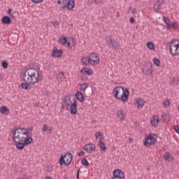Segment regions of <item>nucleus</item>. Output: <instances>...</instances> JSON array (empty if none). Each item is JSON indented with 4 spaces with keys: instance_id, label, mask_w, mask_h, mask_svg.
Listing matches in <instances>:
<instances>
[{
    "instance_id": "obj_14",
    "label": "nucleus",
    "mask_w": 179,
    "mask_h": 179,
    "mask_svg": "<svg viewBox=\"0 0 179 179\" xmlns=\"http://www.w3.org/2000/svg\"><path fill=\"white\" fill-rule=\"evenodd\" d=\"M80 73L81 75H87L88 76H92V75H93V69L84 67L80 70Z\"/></svg>"
},
{
    "instance_id": "obj_7",
    "label": "nucleus",
    "mask_w": 179,
    "mask_h": 179,
    "mask_svg": "<svg viewBox=\"0 0 179 179\" xmlns=\"http://www.w3.org/2000/svg\"><path fill=\"white\" fill-rule=\"evenodd\" d=\"M78 100L76 99H71L69 98V102L67 103V106L70 107V113L72 115H76L78 113Z\"/></svg>"
},
{
    "instance_id": "obj_20",
    "label": "nucleus",
    "mask_w": 179,
    "mask_h": 179,
    "mask_svg": "<svg viewBox=\"0 0 179 179\" xmlns=\"http://www.w3.org/2000/svg\"><path fill=\"white\" fill-rule=\"evenodd\" d=\"M76 44V43L75 42V39L73 38H71L67 40L66 47H68V48L71 49L73 47H75Z\"/></svg>"
},
{
    "instance_id": "obj_3",
    "label": "nucleus",
    "mask_w": 179,
    "mask_h": 179,
    "mask_svg": "<svg viewBox=\"0 0 179 179\" xmlns=\"http://www.w3.org/2000/svg\"><path fill=\"white\" fill-rule=\"evenodd\" d=\"M113 96L117 100H120L122 103H127L129 99V90L124 87L117 86L113 90Z\"/></svg>"
},
{
    "instance_id": "obj_9",
    "label": "nucleus",
    "mask_w": 179,
    "mask_h": 179,
    "mask_svg": "<svg viewBox=\"0 0 179 179\" xmlns=\"http://www.w3.org/2000/svg\"><path fill=\"white\" fill-rule=\"evenodd\" d=\"M111 179H125V173L120 169H115L113 171Z\"/></svg>"
},
{
    "instance_id": "obj_10",
    "label": "nucleus",
    "mask_w": 179,
    "mask_h": 179,
    "mask_svg": "<svg viewBox=\"0 0 179 179\" xmlns=\"http://www.w3.org/2000/svg\"><path fill=\"white\" fill-rule=\"evenodd\" d=\"M62 54H64V50H62V49H58L56 47H54L50 55L53 58H61Z\"/></svg>"
},
{
    "instance_id": "obj_21",
    "label": "nucleus",
    "mask_w": 179,
    "mask_h": 179,
    "mask_svg": "<svg viewBox=\"0 0 179 179\" xmlns=\"http://www.w3.org/2000/svg\"><path fill=\"white\" fill-rule=\"evenodd\" d=\"M164 159L166 162H173V160H174L173 155H171L170 152H166L164 155Z\"/></svg>"
},
{
    "instance_id": "obj_42",
    "label": "nucleus",
    "mask_w": 179,
    "mask_h": 179,
    "mask_svg": "<svg viewBox=\"0 0 179 179\" xmlns=\"http://www.w3.org/2000/svg\"><path fill=\"white\" fill-rule=\"evenodd\" d=\"M78 156H85V152L80 151L78 154Z\"/></svg>"
},
{
    "instance_id": "obj_34",
    "label": "nucleus",
    "mask_w": 179,
    "mask_h": 179,
    "mask_svg": "<svg viewBox=\"0 0 179 179\" xmlns=\"http://www.w3.org/2000/svg\"><path fill=\"white\" fill-rule=\"evenodd\" d=\"M153 62H154V64H155L156 66H160V60H159V59H157V58H154V59H153Z\"/></svg>"
},
{
    "instance_id": "obj_43",
    "label": "nucleus",
    "mask_w": 179,
    "mask_h": 179,
    "mask_svg": "<svg viewBox=\"0 0 179 179\" xmlns=\"http://www.w3.org/2000/svg\"><path fill=\"white\" fill-rule=\"evenodd\" d=\"M49 134H51V132L52 131V127H48V130Z\"/></svg>"
},
{
    "instance_id": "obj_4",
    "label": "nucleus",
    "mask_w": 179,
    "mask_h": 179,
    "mask_svg": "<svg viewBox=\"0 0 179 179\" xmlns=\"http://www.w3.org/2000/svg\"><path fill=\"white\" fill-rule=\"evenodd\" d=\"M81 62H83L84 65H92L94 66L100 64V57H99L96 53L92 52L88 56L83 57L81 58Z\"/></svg>"
},
{
    "instance_id": "obj_40",
    "label": "nucleus",
    "mask_w": 179,
    "mask_h": 179,
    "mask_svg": "<svg viewBox=\"0 0 179 179\" xmlns=\"http://www.w3.org/2000/svg\"><path fill=\"white\" fill-rule=\"evenodd\" d=\"M52 24L55 27H57V26H59V22L58 21H55L52 22Z\"/></svg>"
},
{
    "instance_id": "obj_47",
    "label": "nucleus",
    "mask_w": 179,
    "mask_h": 179,
    "mask_svg": "<svg viewBox=\"0 0 179 179\" xmlns=\"http://www.w3.org/2000/svg\"><path fill=\"white\" fill-rule=\"evenodd\" d=\"M129 143H134V140L132 138H129Z\"/></svg>"
},
{
    "instance_id": "obj_25",
    "label": "nucleus",
    "mask_w": 179,
    "mask_h": 179,
    "mask_svg": "<svg viewBox=\"0 0 179 179\" xmlns=\"http://www.w3.org/2000/svg\"><path fill=\"white\" fill-rule=\"evenodd\" d=\"M59 44H62V45H66L68 43V38H66V36H61L59 38Z\"/></svg>"
},
{
    "instance_id": "obj_36",
    "label": "nucleus",
    "mask_w": 179,
    "mask_h": 179,
    "mask_svg": "<svg viewBox=\"0 0 179 179\" xmlns=\"http://www.w3.org/2000/svg\"><path fill=\"white\" fill-rule=\"evenodd\" d=\"M81 163L83 166H85V167H87V166H89V162H87V159H82Z\"/></svg>"
},
{
    "instance_id": "obj_26",
    "label": "nucleus",
    "mask_w": 179,
    "mask_h": 179,
    "mask_svg": "<svg viewBox=\"0 0 179 179\" xmlns=\"http://www.w3.org/2000/svg\"><path fill=\"white\" fill-rule=\"evenodd\" d=\"M106 44L108 47H110V48H115V46L114 45L115 44V40L110 38L107 41Z\"/></svg>"
},
{
    "instance_id": "obj_22",
    "label": "nucleus",
    "mask_w": 179,
    "mask_h": 179,
    "mask_svg": "<svg viewBox=\"0 0 179 179\" xmlns=\"http://www.w3.org/2000/svg\"><path fill=\"white\" fill-rule=\"evenodd\" d=\"M95 137L96 139L99 140V142H102L103 139H104V135L100 131H97L95 133Z\"/></svg>"
},
{
    "instance_id": "obj_28",
    "label": "nucleus",
    "mask_w": 179,
    "mask_h": 179,
    "mask_svg": "<svg viewBox=\"0 0 179 179\" xmlns=\"http://www.w3.org/2000/svg\"><path fill=\"white\" fill-rule=\"evenodd\" d=\"M87 87H89V84L87 83H83L80 85V92H86V90L87 89Z\"/></svg>"
},
{
    "instance_id": "obj_19",
    "label": "nucleus",
    "mask_w": 179,
    "mask_h": 179,
    "mask_svg": "<svg viewBox=\"0 0 179 179\" xmlns=\"http://www.w3.org/2000/svg\"><path fill=\"white\" fill-rule=\"evenodd\" d=\"M31 85H34V84H31L29 82H24V83H21L20 87L22 89H24V90H31Z\"/></svg>"
},
{
    "instance_id": "obj_8",
    "label": "nucleus",
    "mask_w": 179,
    "mask_h": 179,
    "mask_svg": "<svg viewBox=\"0 0 179 179\" xmlns=\"http://www.w3.org/2000/svg\"><path fill=\"white\" fill-rule=\"evenodd\" d=\"M170 51L173 55H179V42L177 41H172L170 43Z\"/></svg>"
},
{
    "instance_id": "obj_5",
    "label": "nucleus",
    "mask_w": 179,
    "mask_h": 179,
    "mask_svg": "<svg viewBox=\"0 0 179 179\" xmlns=\"http://www.w3.org/2000/svg\"><path fill=\"white\" fill-rule=\"evenodd\" d=\"M157 141V136H156V134H150L149 135L145 136V138L143 141V143L146 148H149V146L155 145Z\"/></svg>"
},
{
    "instance_id": "obj_15",
    "label": "nucleus",
    "mask_w": 179,
    "mask_h": 179,
    "mask_svg": "<svg viewBox=\"0 0 179 179\" xmlns=\"http://www.w3.org/2000/svg\"><path fill=\"white\" fill-rule=\"evenodd\" d=\"M76 99L80 101V103H84L85 102V96H83V93L82 92L78 90L76 92Z\"/></svg>"
},
{
    "instance_id": "obj_41",
    "label": "nucleus",
    "mask_w": 179,
    "mask_h": 179,
    "mask_svg": "<svg viewBox=\"0 0 179 179\" xmlns=\"http://www.w3.org/2000/svg\"><path fill=\"white\" fill-rule=\"evenodd\" d=\"M34 3H41V2H43V1L44 0H31Z\"/></svg>"
},
{
    "instance_id": "obj_48",
    "label": "nucleus",
    "mask_w": 179,
    "mask_h": 179,
    "mask_svg": "<svg viewBox=\"0 0 179 179\" xmlns=\"http://www.w3.org/2000/svg\"><path fill=\"white\" fill-rule=\"evenodd\" d=\"M136 13V8H134L133 10H132V13L133 14H135Z\"/></svg>"
},
{
    "instance_id": "obj_38",
    "label": "nucleus",
    "mask_w": 179,
    "mask_h": 179,
    "mask_svg": "<svg viewBox=\"0 0 179 179\" xmlns=\"http://www.w3.org/2000/svg\"><path fill=\"white\" fill-rule=\"evenodd\" d=\"M42 129L43 132H46L48 130V125L44 124Z\"/></svg>"
},
{
    "instance_id": "obj_46",
    "label": "nucleus",
    "mask_w": 179,
    "mask_h": 179,
    "mask_svg": "<svg viewBox=\"0 0 179 179\" xmlns=\"http://www.w3.org/2000/svg\"><path fill=\"white\" fill-rule=\"evenodd\" d=\"M20 179H29V177L24 176H22V178H20Z\"/></svg>"
},
{
    "instance_id": "obj_24",
    "label": "nucleus",
    "mask_w": 179,
    "mask_h": 179,
    "mask_svg": "<svg viewBox=\"0 0 179 179\" xmlns=\"http://www.w3.org/2000/svg\"><path fill=\"white\" fill-rule=\"evenodd\" d=\"M0 113L8 115L9 114V108H8L6 106L0 107Z\"/></svg>"
},
{
    "instance_id": "obj_44",
    "label": "nucleus",
    "mask_w": 179,
    "mask_h": 179,
    "mask_svg": "<svg viewBox=\"0 0 179 179\" xmlns=\"http://www.w3.org/2000/svg\"><path fill=\"white\" fill-rule=\"evenodd\" d=\"M134 22H135V19H134V17H131L130 18V23H134Z\"/></svg>"
},
{
    "instance_id": "obj_30",
    "label": "nucleus",
    "mask_w": 179,
    "mask_h": 179,
    "mask_svg": "<svg viewBox=\"0 0 179 179\" xmlns=\"http://www.w3.org/2000/svg\"><path fill=\"white\" fill-rule=\"evenodd\" d=\"M171 27H172V29H173V30H175L176 31H179V24L177 21L173 22L171 24Z\"/></svg>"
},
{
    "instance_id": "obj_39",
    "label": "nucleus",
    "mask_w": 179,
    "mask_h": 179,
    "mask_svg": "<svg viewBox=\"0 0 179 179\" xmlns=\"http://www.w3.org/2000/svg\"><path fill=\"white\" fill-rule=\"evenodd\" d=\"M92 3H100V0H89Z\"/></svg>"
},
{
    "instance_id": "obj_1",
    "label": "nucleus",
    "mask_w": 179,
    "mask_h": 179,
    "mask_svg": "<svg viewBox=\"0 0 179 179\" xmlns=\"http://www.w3.org/2000/svg\"><path fill=\"white\" fill-rule=\"evenodd\" d=\"M13 141L15 142L18 150H23L24 147L33 143V138L29 137V131L26 129L18 128L13 132Z\"/></svg>"
},
{
    "instance_id": "obj_17",
    "label": "nucleus",
    "mask_w": 179,
    "mask_h": 179,
    "mask_svg": "<svg viewBox=\"0 0 179 179\" xmlns=\"http://www.w3.org/2000/svg\"><path fill=\"white\" fill-rule=\"evenodd\" d=\"M66 8L68 10H73V8H75V0H69L66 5Z\"/></svg>"
},
{
    "instance_id": "obj_29",
    "label": "nucleus",
    "mask_w": 179,
    "mask_h": 179,
    "mask_svg": "<svg viewBox=\"0 0 179 179\" xmlns=\"http://www.w3.org/2000/svg\"><path fill=\"white\" fill-rule=\"evenodd\" d=\"M1 22L3 24H10V18L8 16H6L2 18Z\"/></svg>"
},
{
    "instance_id": "obj_33",
    "label": "nucleus",
    "mask_w": 179,
    "mask_h": 179,
    "mask_svg": "<svg viewBox=\"0 0 179 179\" xmlns=\"http://www.w3.org/2000/svg\"><path fill=\"white\" fill-rule=\"evenodd\" d=\"M162 118L165 122H169V120H170V115L169 114H164L162 115Z\"/></svg>"
},
{
    "instance_id": "obj_12",
    "label": "nucleus",
    "mask_w": 179,
    "mask_h": 179,
    "mask_svg": "<svg viewBox=\"0 0 179 179\" xmlns=\"http://www.w3.org/2000/svg\"><path fill=\"white\" fill-rule=\"evenodd\" d=\"M84 150H85L87 153H94V152H96V145L93 143H87L84 145Z\"/></svg>"
},
{
    "instance_id": "obj_31",
    "label": "nucleus",
    "mask_w": 179,
    "mask_h": 179,
    "mask_svg": "<svg viewBox=\"0 0 179 179\" xmlns=\"http://www.w3.org/2000/svg\"><path fill=\"white\" fill-rule=\"evenodd\" d=\"M99 146L102 152H106L107 150L106 144H104V143H103V141H99Z\"/></svg>"
},
{
    "instance_id": "obj_13",
    "label": "nucleus",
    "mask_w": 179,
    "mask_h": 179,
    "mask_svg": "<svg viewBox=\"0 0 179 179\" xmlns=\"http://www.w3.org/2000/svg\"><path fill=\"white\" fill-rule=\"evenodd\" d=\"M146 101L143 98H137L134 100V106L139 109L143 108Z\"/></svg>"
},
{
    "instance_id": "obj_23",
    "label": "nucleus",
    "mask_w": 179,
    "mask_h": 179,
    "mask_svg": "<svg viewBox=\"0 0 179 179\" xmlns=\"http://www.w3.org/2000/svg\"><path fill=\"white\" fill-rule=\"evenodd\" d=\"M117 118H119L120 121H124L125 119V114H124V112L121 110L117 111Z\"/></svg>"
},
{
    "instance_id": "obj_32",
    "label": "nucleus",
    "mask_w": 179,
    "mask_h": 179,
    "mask_svg": "<svg viewBox=\"0 0 179 179\" xmlns=\"http://www.w3.org/2000/svg\"><path fill=\"white\" fill-rule=\"evenodd\" d=\"M66 0H59L57 1V3L59 5H61V6H62V8H66Z\"/></svg>"
},
{
    "instance_id": "obj_2",
    "label": "nucleus",
    "mask_w": 179,
    "mask_h": 179,
    "mask_svg": "<svg viewBox=\"0 0 179 179\" xmlns=\"http://www.w3.org/2000/svg\"><path fill=\"white\" fill-rule=\"evenodd\" d=\"M41 80L40 70L35 68H29L23 73L24 82H28L33 85L38 83Z\"/></svg>"
},
{
    "instance_id": "obj_27",
    "label": "nucleus",
    "mask_w": 179,
    "mask_h": 179,
    "mask_svg": "<svg viewBox=\"0 0 179 179\" xmlns=\"http://www.w3.org/2000/svg\"><path fill=\"white\" fill-rule=\"evenodd\" d=\"M146 45L148 50H150L151 51H155V50H156V47L155 46V43L153 42H148Z\"/></svg>"
},
{
    "instance_id": "obj_6",
    "label": "nucleus",
    "mask_w": 179,
    "mask_h": 179,
    "mask_svg": "<svg viewBox=\"0 0 179 179\" xmlns=\"http://www.w3.org/2000/svg\"><path fill=\"white\" fill-rule=\"evenodd\" d=\"M72 160H73V156H72V154L67 153L65 155H62L59 159V164L61 166H69L71 163H72Z\"/></svg>"
},
{
    "instance_id": "obj_49",
    "label": "nucleus",
    "mask_w": 179,
    "mask_h": 179,
    "mask_svg": "<svg viewBox=\"0 0 179 179\" xmlns=\"http://www.w3.org/2000/svg\"><path fill=\"white\" fill-rule=\"evenodd\" d=\"M111 150H112V152H113V150H115V147H112Z\"/></svg>"
},
{
    "instance_id": "obj_37",
    "label": "nucleus",
    "mask_w": 179,
    "mask_h": 179,
    "mask_svg": "<svg viewBox=\"0 0 179 179\" xmlns=\"http://www.w3.org/2000/svg\"><path fill=\"white\" fill-rule=\"evenodd\" d=\"M1 66L2 68H3L4 69H6L8 68V62L3 61L1 62Z\"/></svg>"
},
{
    "instance_id": "obj_18",
    "label": "nucleus",
    "mask_w": 179,
    "mask_h": 179,
    "mask_svg": "<svg viewBox=\"0 0 179 179\" xmlns=\"http://www.w3.org/2000/svg\"><path fill=\"white\" fill-rule=\"evenodd\" d=\"M163 3H164V0H157V3L154 5V9H155L157 12H159L162 8V5H163Z\"/></svg>"
},
{
    "instance_id": "obj_50",
    "label": "nucleus",
    "mask_w": 179,
    "mask_h": 179,
    "mask_svg": "<svg viewBox=\"0 0 179 179\" xmlns=\"http://www.w3.org/2000/svg\"><path fill=\"white\" fill-rule=\"evenodd\" d=\"M0 78H1V74H0Z\"/></svg>"
},
{
    "instance_id": "obj_35",
    "label": "nucleus",
    "mask_w": 179,
    "mask_h": 179,
    "mask_svg": "<svg viewBox=\"0 0 179 179\" xmlns=\"http://www.w3.org/2000/svg\"><path fill=\"white\" fill-rule=\"evenodd\" d=\"M162 106L165 108L170 106V101L169 100H165L162 103Z\"/></svg>"
},
{
    "instance_id": "obj_11",
    "label": "nucleus",
    "mask_w": 179,
    "mask_h": 179,
    "mask_svg": "<svg viewBox=\"0 0 179 179\" xmlns=\"http://www.w3.org/2000/svg\"><path fill=\"white\" fill-rule=\"evenodd\" d=\"M160 123V117H159V115H154L151 117L150 119V124L154 128H157L159 127V124Z\"/></svg>"
},
{
    "instance_id": "obj_16",
    "label": "nucleus",
    "mask_w": 179,
    "mask_h": 179,
    "mask_svg": "<svg viewBox=\"0 0 179 179\" xmlns=\"http://www.w3.org/2000/svg\"><path fill=\"white\" fill-rule=\"evenodd\" d=\"M163 21L166 25V30H172V27H171V21H170V19L166 17H163Z\"/></svg>"
},
{
    "instance_id": "obj_45",
    "label": "nucleus",
    "mask_w": 179,
    "mask_h": 179,
    "mask_svg": "<svg viewBox=\"0 0 179 179\" xmlns=\"http://www.w3.org/2000/svg\"><path fill=\"white\" fill-rule=\"evenodd\" d=\"M80 172V169H78L77 171V179H79V173Z\"/></svg>"
}]
</instances>
